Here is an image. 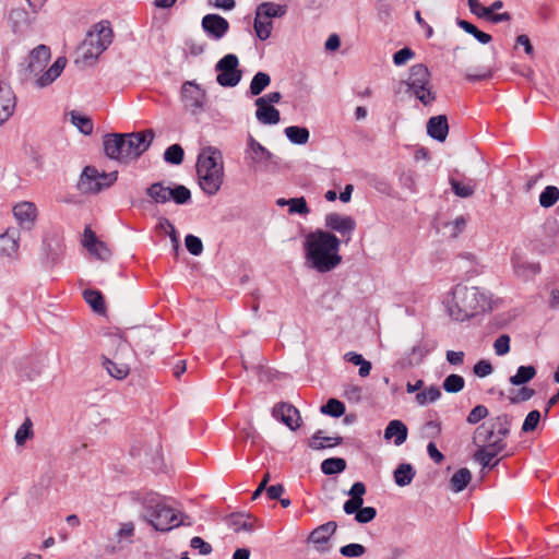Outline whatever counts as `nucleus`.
I'll return each instance as SVG.
<instances>
[{
	"label": "nucleus",
	"instance_id": "nucleus-1",
	"mask_svg": "<svg viewBox=\"0 0 559 559\" xmlns=\"http://www.w3.org/2000/svg\"><path fill=\"white\" fill-rule=\"evenodd\" d=\"M154 131L147 129L133 133H112L104 136V152L107 157L122 163L139 158L151 146Z\"/></svg>",
	"mask_w": 559,
	"mask_h": 559
},
{
	"label": "nucleus",
	"instance_id": "nucleus-2",
	"mask_svg": "<svg viewBox=\"0 0 559 559\" xmlns=\"http://www.w3.org/2000/svg\"><path fill=\"white\" fill-rule=\"evenodd\" d=\"M449 316L459 322L468 320L489 308V299L475 286L456 284L444 299Z\"/></svg>",
	"mask_w": 559,
	"mask_h": 559
},
{
	"label": "nucleus",
	"instance_id": "nucleus-3",
	"mask_svg": "<svg viewBox=\"0 0 559 559\" xmlns=\"http://www.w3.org/2000/svg\"><path fill=\"white\" fill-rule=\"evenodd\" d=\"M197 176L201 190L207 195H215L224 182V162L219 150L214 146L203 147L197 159Z\"/></svg>",
	"mask_w": 559,
	"mask_h": 559
},
{
	"label": "nucleus",
	"instance_id": "nucleus-4",
	"mask_svg": "<svg viewBox=\"0 0 559 559\" xmlns=\"http://www.w3.org/2000/svg\"><path fill=\"white\" fill-rule=\"evenodd\" d=\"M50 48L46 45H38L29 53L27 70L34 76V84L44 88L53 83L63 72L68 61L66 57H58L55 62L45 70L50 60Z\"/></svg>",
	"mask_w": 559,
	"mask_h": 559
},
{
	"label": "nucleus",
	"instance_id": "nucleus-5",
	"mask_svg": "<svg viewBox=\"0 0 559 559\" xmlns=\"http://www.w3.org/2000/svg\"><path fill=\"white\" fill-rule=\"evenodd\" d=\"M143 519L156 531L169 532L180 525H191V522H186L187 515L165 504L157 495L147 496L143 501Z\"/></svg>",
	"mask_w": 559,
	"mask_h": 559
},
{
	"label": "nucleus",
	"instance_id": "nucleus-6",
	"mask_svg": "<svg viewBox=\"0 0 559 559\" xmlns=\"http://www.w3.org/2000/svg\"><path fill=\"white\" fill-rule=\"evenodd\" d=\"M112 31L108 22L95 24L86 34L83 43L78 49L79 58L84 64H91L111 44Z\"/></svg>",
	"mask_w": 559,
	"mask_h": 559
},
{
	"label": "nucleus",
	"instance_id": "nucleus-7",
	"mask_svg": "<svg viewBox=\"0 0 559 559\" xmlns=\"http://www.w3.org/2000/svg\"><path fill=\"white\" fill-rule=\"evenodd\" d=\"M512 417L506 413L489 418L480 424L474 431L473 442L475 444H496L500 443L506 450V439L510 435Z\"/></svg>",
	"mask_w": 559,
	"mask_h": 559
},
{
	"label": "nucleus",
	"instance_id": "nucleus-8",
	"mask_svg": "<svg viewBox=\"0 0 559 559\" xmlns=\"http://www.w3.org/2000/svg\"><path fill=\"white\" fill-rule=\"evenodd\" d=\"M406 84L413 95L425 106L430 105L436 99L430 72L425 64L417 63L411 67Z\"/></svg>",
	"mask_w": 559,
	"mask_h": 559
},
{
	"label": "nucleus",
	"instance_id": "nucleus-9",
	"mask_svg": "<svg viewBox=\"0 0 559 559\" xmlns=\"http://www.w3.org/2000/svg\"><path fill=\"white\" fill-rule=\"evenodd\" d=\"M111 345L116 347L112 358L103 356V366L115 379L122 380L130 372L128 356H130L129 344L120 337H111Z\"/></svg>",
	"mask_w": 559,
	"mask_h": 559
},
{
	"label": "nucleus",
	"instance_id": "nucleus-10",
	"mask_svg": "<svg viewBox=\"0 0 559 559\" xmlns=\"http://www.w3.org/2000/svg\"><path fill=\"white\" fill-rule=\"evenodd\" d=\"M147 197L155 203H166L173 200L176 204L182 205L191 201L190 190L182 185H169L155 182L146 189Z\"/></svg>",
	"mask_w": 559,
	"mask_h": 559
},
{
	"label": "nucleus",
	"instance_id": "nucleus-11",
	"mask_svg": "<svg viewBox=\"0 0 559 559\" xmlns=\"http://www.w3.org/2000/svg\"><path fill=\"white\" fill-rule=\"evenodd\" d=\"M306 263L318 272H329L341 263L338 247H306Z\"/></svg>",
	"mask_w": 559,
	"mask_h": 559
},
{
	"label": "nucleus",
	"instance_id": "nucleus-12",
	"mask_svg": "<svg viewBox=\"0 0 559 559\" xmlns=\"http://www.w3.org/2000/svg\"><path fill=\"white\" fill-rule=\"evenodd\" d=\"M117 180V171H99L96 167L86 166L80 177L78 187L84 193H97L110 187Z\"/></svg>",
	"mask_w": 559,
	"mask_h": 559
},
{
	"label": "nucleus",
	"instance_id": "nucleus-13",
	"mask_svg": "<svg viewBox=\"0 0 559 559\" xmlns=\"http://www.w3.org/2000/svg\"><path fill=\"white\" fill-rule=\"evenodd\" d=\"M217 72L216 81L221 86L234 87L238 85L242 78V71L239 69V59L234 53H227L215 64Z\"/></svg>",
	"mask_w": 559,
	"mask_h": 559
},
{
	"label": "nucleus",
	"instance_id": "nucleus-14",
	"mask_svg": "<svg viewBox=\"0 0 559 559\" xmlns=\"http://www.w3.org/2000/svg\"><path fill=\"white\" fill-rule=\"evenodd\" d=\"M271 158L272 153L250 135L245 150L248 166L254 170L262 169L269 165Z\"/></svg>",
	"mask_w": 559,
	"mask_h": 559
},
{
	"label": "nucleus",
	"instance_id": "nucleus-15",
	"mask_svg": "<svg viewBox=\"0 0 559 559\" xmlns=\"http://www.w3.org/2000/svg\"><path fill=\"white\" fill-rule=\"evenodd\" d=\"M181 100L188 110L195 114L203 109L206 94L199 84L193 81H187L181 86Z\"/></svg>",
	"mask_w": 559,
	"mask_h": 559
},
{
	"label": "nucleus",
	"instance_id": "nucleus-16",
	"mask_svg": "<svg viewBox=\"0 0 559 559\" xmlns=\"http://www.w3.org/2000/svg\"><path fill=\"white\" fill-rule=\"evenodd\" d=\"M512 261L515 275L524 281L533 278L540 271L539 264L532 261L522 247L514 250Z\"/></svg>",
	"mask_w": 559,
	"mask_h": 559
},
{
	"label": "nucleus",
	"instance_id": "nucleus-17",
	"mask_svg": "<svg viewBox=\"0 0 559 559\" xmlns=\"http://www.w3.org/2000/svg\"><path fill=\"white\" fill-rule=\"evenodd\" d=\"M12 214L21 228L29 230L37 222L38 209L31 201H20L13 205Z\"/></svg>",
	"mask_w": 559,
	"mask_h": 559
},
{
	"label": "nucleus",
	"instance_id": "nucleus-18",
	"mask_svg": "<svg viewBox=\"0 0 559 559\" xmlns=\"http://www.w3.org/2000/svg\"><path fill=\"white\" fill-rule=\"evenodd\" d=\"M202 28L213 40H221L229 29L228 21L218 14H206L202 19Z\"/></svg>",
	"mask_w": 559,
	"mask_h": 559
},
{
	"label": "nucleus",
	"instance_id": "nucleus-19",
	"mask_svg": "<svg viewBox=\"0 0 559 559\" xmlns=\"http://www.w3.org/2000/svg\"><path fill=\"white\" fill-rule=\"evenodd\" d=\"M272 415L274 418L285 424L292 430H296L300 427L301 418L299 411L292 404H276L273 407Z\"/></svg>",
	"mask_w": 559,
	"mask_h": 559
},
{
	"label": "nucleus",
	"instance_id": "nucleus-20",
	"mask_svg": "<svg viewBox=\"0 0 559 559\" xmlns=\"http://www.w3.org/2000/svg\"><path fill=\"white\" fill-rule=\"evenodd\" d=\"M326 227L340 233L343 237L349 235L355 230V221L347 215H341L338 213H330L325 216Z\"/></svg>",
	"mask_w": 559,
	"mask_h": 559
},
{
	"label": "nucleus",
	"instance_id": "nucleus-21",
	"mask_svg": "<svg viewBox=\"0 0 559 559\" xmlns=\"http://www.w3.org/2000/svg\"><path fill=\"white\" fill-rule=\"evenodd\" d=\"M15 105L16 99L12 88L8 84L0 83V126L13 115Z\"/></svg>",
	"mask_w": 559,
	"mask_h": 559
},
{
	"label": "nucleus",
	"instance_id": "nucleus-22",
	"mask_svg": "<svg viewBox=\"0 0 559 559\" xmlns=\"http://www.w3.org/2000/svg\"><path fill=\"white\" fill-rule=\"evenodd\" d=\"M449 132L448 119L444 115L431 117L427 122V133L432 139L444 142Z\"/></svg>",
	"mask_w": 559,
	"mask_h": 559
},
{
	"label": "nucleus",
	"instance_id": "nucleus-23",
	"mask_svg": "<svg viewBox=\"0 0 559 559\" xmlns=\"http://www.w3.org/2000/svg\"><path fill=\"white\" fill-rule=\"evenodd\" d=\"M257 107L255 118L261 124H277L281 120L280 111L274 107L264 104V100H254Z\"/></svg>",
	"mask_w": 559,
	"mask_h": 559
},
{
	"label": "nucleus",
	"instance_id": "nucleus-24",
	"mask_svg": "<svg viewBox=\"0 0 559 559\" xmlns=\"http://www.w3.org/2000/svg\"><path fill=\"white\" fill-rule=\"evenodd\" d=\"M476 445L478 447V450L474 453V460L477 463H479L484 468L489 467L492 459L500 454L502 451H504L500 443H477Z\"/></svg>",
	"mask_w": 559,
	"mask_h": 559
},
{
	"label": "nucleus",
	"instance_id": "nucleus-25",
	"mask_svg": "<svg viewBox=\"0 0 559 559\" xmlns=\"http://www.w3.org/2000/svg\"><path fill=\"white\" fill-rule=\"evenodd\" d=\"M407 438V427L401 420L394 419L391 420L385 430H384V439L391 440L394 439L395 445H401L406 441Z\"/></svg>",
	"mask_w": 559,
	"mask_h": 559
},
{
	"label": "nucleus",
	"instance_id": "nucleus-26",
	"mask_svg": "<svg viewBox=\"0 0 559 559\" xmlns=\"http://www.w3.org/2000/svg\"><path fill=\"white\" fill-rule=\"evenodd\" d=\"M336 527L337 524L334 521H330L318 526L310 533L309 542L313 543L314 545L326 544L330 537L335 533Z\"/></svg>",
	"mask_w": 559,
	"mask_h": 559
},
{
	"label": "nucleus",
	"instance_id": "nucleus-27",
	"mask_svg": "<svg viewBox=\"0 0 559 559\" xmlns=\"http://www.w3.org/2000/svg\"><path fill=\"white\" fill-rule=\"evenodd\" d=\"M287 7L285 4H278L274 2H262L255 8L257 14L261 15L263 19H272L282 17L286 14Z\"/></svg>",
	"mask_w": 559,
	"mask_h": 559
},
{
	"label": "nucleus",
	"instance_id": "nucleus-28",
	"mask_svg": "<svg viewBox=\"0 0 559 559\" xmlns=\"http://www.w3.org/2000/svg\"><path fill=\"white\" fill-rule=\"evenodd\" d=\"M276 204L278 206H288V213L294 215V214H299V215H308L310 210L307 205V202L305 200V198L300 197V198H292V199H278L276 201Z\"/></svg>",
	"mask_w": 559,
	"mask_h": 559
},
{
	"label": "nucleus",
	"instance_id": "nucleus-29",
	"mask_svg": "<svg viewBox=\"0 0 559 559\" xmlns=\"http://www.w3.org/2000/svg\"><path fill=\"white\" fill-rule=\"evenodd\" d=\"M416 472L409 463L400 464L393 473L394 481L400 487L409 485L413 481Z\"/></svg>",
	"mask_w": 559,
	"mask_h": 559
},
{
	"label": "nucleus",
	"instance_id": "nucleus-30",
	"mask_svg": "<svg viewBox=\"0 0 559 559\" xmlns=\"http://www.w3.org/2000/svg\"><path fill=\"white\" fill-rule=\"evenodd\" d=\"M472 480V474L468 468L462 467L459 471H456L451 479H450V487L453 492H461L463 491L467 485Z\"/></svg>",
	"mask_w": 559,
	"mask_h": 559
},
{
	"label": "nucleus",
	"instance_id": "nucleus-31",
	"mask_svg": "<svg viewBox=\"0 0 559 559\" xmlns=\"http://www.w3.org/2000/svg\"><path fill=\"white\" fill-rule=\"evenodd\" d=\"M284 133L290 143L304 145L309 141L310 133L307 128L290 126L285 128Z\"/></svg>",
	"mask_w": 559,
	"mask_h": 559
},
{
	"label": "nucleus",
	"instance_id": "nucleus-32",
	"mask_svg": "<svg viewBox=\"0 0 559 559\" xmlns=\"http://www.w3.org/2000/svg\"><path fill=\"white\" fill-rule=\"evenodd\" d=\"M271 84V76L265 72H258L252 78L248 93L259 96Z\"/></svg>",
	"mask_w": 559,
	"mask_h": 559
},
{
	"label": "nucleus",
	"instance_id": "nucleus-33",
	"mask_svg": "<svg viewBox=\"0 0 559 559\" xmlns=\"http://www.w3.org/2000/svg\"><path fill=\"white\" fill-rule=\"evenodd\" d=\"M253 28L257 37L260 40L270 38L273 29V22L269 19H263L261 15L254 13Z\"/></svg>",
	"mask_w": 559,
	"mask_h": 559
},
{
	"label": "nucleus",
	"instance_id": "nucleus-34",
	"mask_svg": "<svg viewBox=\"0 0 559 559\" xmlns=\"http://www.w3.org/2000/svg\"><path fill=\"white\" fill-rule=\"evenodd\" d=\"M536 372L534 366H520L516 373L511 376L509 381L513 385H523L530 382L536 376Z\"/></svg>",
	"mask_w": 559,
	"mask_h": 559
},
{
	"label": "nucleus",
	"instance_id": "nucleus-35",
	"mask_svg": "<svg viewBox=\"0 0 559 559\" xmlns=\"http://www.w3.org/2000/svg\"><path fill=\"white\" fill-rule=\"evenodd\" d=\"M340 240L331 233L317 230L310 234L305 245H340Z\"/></svg>",
	"mask_w": 559,
	"mask_h": 559
},
{
	"label": "nucleus",
	"instance_id": "nucleus-36",
	"mask_svg": "<svg viewBox=\"0 0 559 559\" xmlns=\"http://www.w3.org/2000/svg\"><path fill=\"white\" fill-rule=\"evenodd\" d=\"M83 297L95 312L100 314L105 312L106 307L100 292L95 289H85Z\"/></svg>",
	"mask_w": 559,
	"mask_h": 559
},
{
	"label": "nucleus",
	"instance_id": "nucleus-37",
	"mask_svg": "<svg viewBox=\"0 0 559 559\" xmlns=\"http://www.w3.org/2000/svg\"><path fill=\"white\" fill-rule=\"evenodd\" d=\"M343 439L341 437H323L322 431H318L311 437L309 444L312 449L321 450L332 445H337Z\"/></svg>",
	"mask_w": 559,
	"mask_h": 559
},
{
	"label": "nucleus",
	"instance_id": "nucleus-38",
	"mask_svg": "<svg viewBox=\"0 0 559 559\" xmlns=\"http://www.w3.org/2000/svg\"><path fill=\"white\" fill-rule=\"evenodd\" d=\"M559 200V188L556 186H547L539 194V205L549 209Z\"/></svg>",
	"mask_w": 559,
	"mask_h": 559
},
{
	"label": "nucleus",
	"instance_id": "nucleus-39",
	"mask_svg": "<svg viewBox=\"0 0 559 559\" xmlns=\"http://www.w3.org/2000/svg\"><path fill=\"white\" fill-rule=\"evenodd\" d=\"M84 257L92 261H108L112 252L109 247H84Z\"/></svg>",
	"mask_w": 559,
	"mask_h": 559
},
{
	"label": "nucleus",
	"instance_id": "nucleus-40",
	"mask_svg": "<svg viewBox=\"0 0 559 559\" xmlns=\"http://www.w3.org/2000/svg\"><path fill=\"white\" fill-rule=\"evenodd\" d=\"M346 468V462L341 457H330L321 463V471L325 475L342 473Z\"/></svg>",
	"mask_w": 559,
	"mask_h": 559
},
{
	"label": "nucleus",
	"instance_id": "nucleus-41",
	"mask_svg": "<svg viewBox=\"0 0 559 559\" xmlns=\"http://www.w3.org/2000/svg\"><path fill=\"white\" fill-rule=\"evenodd\" d=\"M10 21L14 33H23L29 24L28 16L23 10L11 11Z\"/></svg>",
	"mask_w": 559,
	"mask_h": 559
},
{
	"label": "nucleus",
	"instance_id": "nucleus-42",
	"mask_svg": "<svg viewBox=\"0 0 559 559\" xmlns=\"http://www.w3.org/2000/svg\"><path fill=\"white\" fill-rule=\"evenodd\" d=\"M230 525L235 532L253 531L252 518L249 514H235L230 518Z\"/></svg>",
	"mask_w": 559,
	"mask_h": 559
},
{
	"label": "nucleus",
	"instance_id": "nucleus-43",
	"mask_svg": "<svg viewBox=\"0 0 559 559\" xmlns=\"http://www.w3.org/2000/svg\"><path fill=\"white\" fill-rule=\"evenodd\" d=\"M457 25L466 33L473 35L481 44H488L491 40L489 34L479 31L474 24L465 20H457Z\"/></svg>",
	"mask_w": 559,
	"mask_h": 559
},
{
	"label": "nucleus",
	"instance_id": "nucleus-44",
	"mask_svg": "<svg viewBox=\"0 0 559 559\" xmlns=\"http://www.w3.org/2000/svg\"><path fill=\"white\" fill-rule=\"evenodd\" d=\"M535 395V390L522 386L520 389H512L509 392V402L511 404H519L531 400Z\"/></svg>",
	"mask_w": 559,
	"mask_h": 559
},
{
	"label": "nucleus",
	"instance_id": "nucleus-45",
	"mask_svg": "<svg viewBox=\"0 0 559 559\" xmlns=\"http://www.w3.org/2000/svg\"><path fill=\"white\" fill-rule=\"evenodd\" d=\"M156 233L169 238L171 245H178L179 238L174 225L168 219H160L156 225Z\"/></svg>",
	"mask_w": 559,
	"mask_h": 559
},
{
	"label": "nucleus",
	"instance_id": "nucleus-46",
	"mask_svg": "<svg viewBox=\"0 0 559 559\" xmlns=\"http://www.w3.org/2000/svg\"><path fill=\"white\" fill-rule=\"evenodd\" d=\"M441 396V391L438 386H429L428 389L416 394L415 400L418 405H426L432 403Z\"/></svg>",
	"mask_w": 559,
	"mask_h": 559
},
{
	"label": "nucleus",
	"instance_id": "nucleus-47",
	"mask_svg": "<svg viewBox=\"0 0 559 559\" xmlns=\"http://www.w3.org/2000/svg\"><path fill=\"white\" fill-rule=\"evenodd\" d=\"M321 413L332 417H341L345 413V405L336 399H330L326 404L321 406Z\"/></svg>",
	"mask_w": 559,
	"mask_h": 559
},
{
	"label": "nucleus",
	"instance_id": "nucleus-48",
	"mask_svg": "<svg viewBox=\"0 0 559 559\" xmlns=\"http://www.w3.org/2000/svg\"><path fill=\"white\" fill-rule=\"evenodd\" d=\"M465 381L463 377L452 373L448 376L443 381V389L448 393H457L463 390Z\"/></svg>",
	"mask_w": 559,
	"mask_h": 559
},
{
	"label": "nucleus",
	"instance_id": "nucleus-49",
	"mask_svg": "<svg viewBox=\"0 0 559 559\" xmlns=\"http://www.w3.org/2000/svg\"><path fill=\"white\" fill-rule=\"evenodd\" d=\"M164 159L166 163L173 165H179L183 160V150L179 144H173L166 148L164 153Z\"/></svg>",
	"mask_w": 559,
	"mask_h": 559
},
{
	"label": "nucleus",
	"instance_id": "nucleus-50",
	"mask_svg": "<svg viewBox=\"0 0 559 559\" xmlns=\"http://www.w3.org/2000/svg\"><path fill=\"white\" fill-rule=\"evenodd\" d=\"M71 121L83 134L88 135L93 132V122L90 118L72 112Z\"/></svg>",
	"mask_w": 559,
	"mask_h": 559
},
{
	"label": "nucleus",
	"instance_id": "nucleus-51",
	"mask_svg": "<svg viewBox=\"0 0 559 559\" xmlns=\"http://www.w3.org/2000/svg\"><path fill=\"white\" fill-rule=\"evenodd\" d=\"M450 185H451V188H452L453 192L455 193V195H457L460 198H468L475 191V186L472 185L471 182L464 183V182H460L459 180L452 178L450 180Z\"/></svg>",
	"mask_w": 559,
	"mask_h": 559
},
{
	"label": "nucleus",
	"instance_id": "nucleus-52",
	"mask_svg": "<svg viewBox=\"0 0 559 559\" xmlns=\"http://www.w3.org/2000/svg\"><path fill=\"white\" fill-rule=\"evenodd\" d=\"M32 421L26 418L15 432L14 439L17 445H23L33 436Z\"/></svg>",
	"mask_w": 559,
	"mask_h": 559
},
{
	"label": "nucleus",
	"instance_id": "nucleus-53",
	"mask_svg": "<svg viewBox=\"0 0 559 559\" xmlns=\"http://www.w3.org/2000/svg\"><path fill=\"white\" fill-rule=\"evenodd\" d=\"M489 412L485 405H476L467 415L466 421L469 425H476L483 419L487 418Z\"/></svg>",
	"mask_w": 559,
	"mask_h": 559
},
{
	"label": "nucleus",
	"instance_id": "nucleus-54",
	"mask_svg": "<svg viewBox=\"0 0 559 559\" xmlns=\"http://www.w3.org/2000/svg\"><path fill=\"white\" fill-rule=\"evenodd\" d=\"M19 257V247H0V261L3 265L12 264Z\"/></svg>",
	"mask_w": 559,
	"mask_h": 559
},
{
	"label": "nucleus",
	"instance_id": "nucleus-55",
	"mask_svg": "<svg viewBox=\"0 0 559 559\" xmlns=\"http://www.w3.org/2000/svg\"><path fill=\"white\" fill-rule=\"evenodd\" d=\"M540 417L542 415L539 411H531L524 419V423L522 425V431L525 433L534 431L540 420Z\"/></svg>",
	"mask_w": 559,
	"mask_h": 559
},
{
	"label": "nucleus",
	"instance_id": "nucleus-56",
	"mask_svg": "<svg viewBox=\"0 0 559 559\" xmlns=\"http://www.w3.org/2000/svg\"><path fill=\"white\" fill-rule=\"evenodd\" d=\"M377 515V510L373 507H360L355 515V520L358 523L366 524L371 522Z\"/></svg>",
	"mask_w": 559,
	"mask_h": 559
},
{
	"label": "nucleus",
	"instance_id": "nucleus-57",
	"mask_svg": "<svg viewBox=\"0 0 559 559\" xmlns=\"http://www.w3.org/2000/svg\"><path fill=\"white\" fill-rule=\"evenodd\" d=\"M340 552L344 557L355 558L362 556L366 552V548L360 544H348L341 547Z\"/></svg>",
	"mask_w": 559,
	"mask_h": 559
},
{
	"label": "nucleus",
	"instance_id": "nucleus-58",
	"mask_svg": "<svg viewBox=\"0 0 559 559\" xmlns=\"http://www.w3.org/2000/svg\"><path fill=\"white\" fill-rule=\"evenodd\" d=\"M496 355L503 356L510 352V336L507 334L500 335L493 343Z\"/></svg>",
	"mask_w": 559,
	"mask_h": 559
},
{
	"label": "nucleus",
	"instance_id": "nucleus-59",
	"mask_svg": "<svg viewBox=\"0 0 559 559\" xmlns=\"http://www.w3.org/2000/svg\"><path fill=\"white\" fill-rule=\"evenodd\" d=\"M414 57V51L411 48H403L393 55V62L395 66H404Z\"/></svg>",
	"mask_w": 559,
	"mask_h": 559
},
{
	"label": "nucleus",
	"instance_id": "nucleus-60",
	"mask_svg": "<svg viewBox=\"0 0 559 559\" xmlns=\"http://www.w3.org/2000/svg\"><path fill=\"white\" fill-rule=\"evenodd\" d=\"M468 8L473 14L480 19L486 20L487 15L490 13V10H488L487 7H484L478 0H471V2H468Z\"/></svg>",
	"mask_w": 559,
	"mask_h": 559
},
{
	"label": "nucleus",
	"instance_id": "nucleus-61",
	"mask_svg": "<svg viewBox=\"0 0 559 559\" xmlns=\"http://www.w3.org/2000/svg\"><path fill=\"white\" fill-rule=\"evenodd\" d=\"M190 546L193 549H198L201 555H210L212 552V546L198 536L191 539Z\"/></svg>",
	"mask_w": 559,
	"mask_h": 559
},
{
	"label": "nucleus",
	"instance_id": "nucleus-62",
	"mask_svg": "<svg viewBox=\"0 0 559 559\" xmlns=\"http://www.w3.org/2000/svg\"><path fill=\"white\" fill-rule=\"evenodd\" d=\"M492 366L488 360H479L474 366V373L480 378L487 377L492 372Z\"/></svg>",
	"mask_w": 559,
	"mask_h": 559
},
{
	"label": "nucleus",
	"instance_id": "nucleus-63",
	"mask_svg": "<svg viewBox=\"0 0 559 559\" xmlns=\"http://www.w3.org/2000/svg\"><path fill=\"white\" fill-rule=\"evenodd\" d=\"M0 240L2 242H11L12 245H17V242L20 241V231L17 228L15 227H12V228H8L5 230V233H3L1 236H0Z\"/></svg>",
	"mask_w": 559,
	"mask_h": 559
},
{
	"label": "nucleus",
	"instance_id": "nucleus-64",
	"mask_svg": "<svg viewBox=\"0 0 559 559\" xmlns=\"http://www.w3.org/2000/svg\"><path fill=\"white\" fill-rule=\"evenodd\" d=\"M364 503V500H358L356 498H352L346 500L344 506H343V509H344V512L346 514H355L358 512V510L360 509V507L362 506Z\"/></svg>",
	"mask_w": 559,
	"mask_h": 559
}]
</instances>
